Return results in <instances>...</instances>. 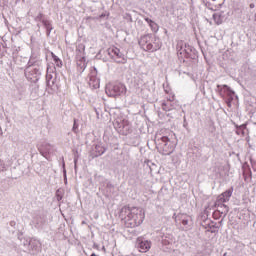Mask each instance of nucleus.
<instances>
[{"mask_svg":"<svg viewBox=\"0 0 256 256\" xmlns=\"http://www.w3.org/2000/svg\"><path fill=\"white\" fill-rule=\"evenodd\" d=\"M245 129H247V124H242L239 127H237V135L245 136Z\"/></svg>","mask_w":256,"mask_h":256,"instance_id":"10","label":"nucleus"},{"mask_svg":"<svg viewBox=\"0 0 256 256\" xmlns=\"http://www.w3.org/2000/svg\"><path fill=\"white\" fill-rule=\"evenodd\" d=\"M52 57H53L55 63H57V61H60V60H59V57H57V56H56L55 54H53V53H52Z\"/></svg>","mask_w":256,"mask_h":256,"instance_id":"15","label":"nucleus"},{"mask_svg":"<svg viewBox=\"0 0 256 256\" xmlns=\"http://www.w3.org/2000/svg\"><path fill=\"white\" fill-rule=\"evenodd\" d=\"M136 245L140 253H147L151 249V241L145 240L143 237L137 238Z\"/></svg>","mask_w":256,"mask_h":256,"instance_id":"6","label":"nucleus"},{"mask_svg":"<svg viewBox=\"0 0 256 256\" xmlns=\"http://www.w3.org/2000/svg\"><path fill=\"white\" fill-rule=\"evenodd\" d=\"M163 110H164V111H169V109L167 108V105H166V104H163Z\"/></svg>","mask_w":256,"mask_h":256,"instance_id":"17","label":"nucleus"},{"mask_svg":"<svg viewBox=\"0 0 256 256\" xmlns=\"http://www.w3.org/2000/svg\"><path fill=\"white\" fill-rule=\"evenodd\" d=\"M42 23H43L44 27L47 29L48 33H51V31H53V25H51V21L42 20Z\"/></svg>","mask_w":256,"mask_h":256,"instance_id":"11","label":"nucleus"},{"mask_svg":"<svg viewBox=\"0 0 256 256\" xmlns=\"http://www.w3.org/2000/svg\"><path fill=\"white\" fill-rule=\"evenodd\" d=\"M231 101H233L232 98H228V99L226 100L227 107H231Z\"/></svg>","mask_w":256,"mask_h":256,"instance_id":"14","label":"nucleus"},{"mask_svg":"<svg viewBox=\"0 0 256 256\" xmlns=\"http://www.w3.org/2000/svg\"><path fill=\"white\" fill-rule=\"evenodd\" d=\"M94 83L95 84L93 86L95 87V89L99 88V80H95Z\"/></svg>","mask_w":256,"mask_h":256,"instance_id":"16","label":"nucleus"},{"mask_svg":"<svg viewBox=\"0 0 256 256\" xmlns=\"http://www.w3.org/2000/svg\"><path fill=\"white\" fill-rule=\"evenodd\" d=\"M91 256H97V254H95V253H92V254H91Z\"/></svg>","mask_w":256,"mask_h":256,"instance_id":"20","label":"nucleus"},{"mask_svg":"<svg viewBox=\"0 0 256 256\" xmlns=\"http://www.w3.org/2000/svg\"><path fill=\"white\" fill-rule=\"evenodd\" d=\"M122 211L127 214L126 217H124V223L126 227H130L131 229L139 227L145 219V211L143 208L124 207Z\"/></svg>","mask_w":256,"mask_h":256,"instance_id":"1","label":"nucleus"},{"mask_svg":"<svg viewBox=\"0 0 256 256\" xmlns=\"http://www.w3.org/2000/svg\"><path fill=\"white\" fill-rule=\"evenodd\" d=\"M249 7H250V9H255V4H254V3H251V4L249 5Z\"/></svg>","mask_w":256,"mask_h":256,"instance_id":"18","label":"nucleus"},{"mask_svg":"<svg viewBox=\"0 0 256 256\" xmlns=\"http://www.w3.org/2000/svg\"><path fill=\"white\" fill-rule=\"evenodd\" d=\"M145 21L149 24V27L152 29V31H159V26L153 20L145 18Z\"/></svg>","mask_w":256,"mask_h":256,"instance_id":"9","label":"nucleus"},{"mask_svg":"<svg viewBox=\"0 0 256 256\" xmlns=\"http://www.w3.org/2000/svg\"><path fill=\"white\" fill-rule=\"evenodd\" d=\"M214 21H216L217 25H221L223 23V19L221 18V13H215L213 15Z\"/></svg>","mask_w":256,"mask_h":256,"instance_id":"12","label":"nucleus"},{"mask_svg":"<svg viewBox=\"0 0 256 256\" xmlns=\"http://www.w3.org/2000/svg\"><path fill=\"white\" fill-rule=\"evenodd\" d=\"M112 95H123V93H127V86L123 83H116L109 87Z\"/></svg>","mask_w":256,"mask_h":256,"instance_id":"7","label":"nucleus"},{"mask_svg":"<svg viewBox=\"0 0 256 256\" xmlns=\"http://www.w3.org/2000/svg\"><path fill=\"white\" fill-rule=\"evenodd\" d=\"M231 195H233V188L226 190L225 192H223L219 197H218V201L220 203H227V201H229V199H231Z\"/></svg>","mask_w":256,"mask_h":256,"instance_id":"8","label":"nucleus"},{"mask_svg":"<svg viewBox=\"0 0 256 256\" xmlns=\"http://www.w3.org/2000/svg\"><path fill=\"white\" fill-rule=\"evenodd\" d=\"M108 55L111 56L115 63H121L122 65L127 63V57H125V54L121 53V50L115 46L108 49Z\"/></svg>","mask_w":256,"mask_h":256,"instance_id":"4","label":"nucleus"},{"mask_svg":"<svg viewBox=\"0 0 256 256\" xmlns=\"http://www.w3.org/2000/svg\"><path fill=\"white\" fill-rule=\"evenodd\" d=\"M160 141L162 142L161 144V149L163 155H171L173 153V146L171 145V140L167 136L161 137Z\"/></svg>","mask_w":256,"mask_h":256,"instance_id":"5","label":"nucleus"},{"mask_svg":"<svg viewBox=\"0 0 256 256\" xmlns=\"http://www.w3.org/2000/svg\"><path fill=\"white\" fill-rule=\"evenodd\" d=\"M139 45L144 49V51H151L152 53L161 49V42H159V38L152 34L142 36L139 40Z\"/></svg>","mask_w":256,"mask_h":256,"instance_id":"2","label":"nucleus"},{"mask_svg":"<svg viewBox=\"0 0 256 256\" xmlns=\"http://www.w3.org/2000/svg\"><path fill=\"white\" fill-rule=\"evenodd\" d=\"M76 64L79 73H83L87 68V60L85 59V46L76 50Z\"/></svg>","mask_w":256,"mask_h":256,"instance_id":"3","label":"nucleus"},{"mask_svg":"<svg viewBox=\"0 0 256 256\" xmlns=\"http://www.w3.org/2000/svg\"><path fill=\"white\" fill-rule=\"evenodd\" d=\"M183 225H187V221H183Z\"/></svg>","mask_w":256,"mask_h":256,"instance_id":"19","label":"nucleus"},{"mask_svg":"<svg viewBox=\"0 0 256 256\" xmlns=\"http://www.w3.org/2000/svg\"><path fill=\"white\" fill-rule=\"evenodd\" d=\"M220 207L223 208V210L221 211V213H224V215H227V213H229V207H227V205L222 204Z\"/></svg>","mask_w":256,"mask_h":256,"instance_id":"13","label":"nucleus"}]
</instances>
